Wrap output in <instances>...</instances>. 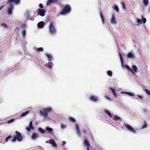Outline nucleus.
I'll return each mask as SVG.
<instances>
[{"label":"nucleus","instance_id":"423d86ee","mask_svg":"<svg viewBox=\"0 0 150 150\" xmlns=\"http://www.w3.org/2000/svg\"><path fill=\"white\" fill-rule=\"evenodd\" d=\"M20 0H8V3H10L9 4V6L10 7H11L12 8H13V4L12 3H11L12 2H14L15 4H18L19 3Z\"/></svg>","mask_w":150,"mask_h":150},{"label":"nucleus","instance_id":"4be33fe9","mask_svg":"<svg viewBox=\"0 0 150 150\" xmlns=\"http://www.w3.org/2000/svg\"><path fill=\"white\" fill-rule=\"evenodd\" d=\"M39 131L40 132L41 134H44L45 133V132L44 130L42 128H38Z\"/></svg>","mask_w":150,"mask_h":150},{"label":"nucleus","instance_id":"c03bdc74","mask_svg":"<svg viewBox=\"0 0 150 150\" xmlns=\"http://www.w3.org/2000/svg\"><path fill=\"white\" fill-rule=\"evenodd\" d=\"M14 120L13 119H12L8 121L7 122L8 123H10L13 122L14 121Z\"/></svg>","mask_w":150,"mask_h":150},{"label":"nucleus","instance_id":"aec40b11","mask_svg":"<svg viewBox=\"0 0 150 150\" xmlns=\"http://www.w3.org/2000/svg\"><path fill=\"white\" fill-rule=\"evenodd\" d=\"M105 112L110 117H112V115L110 113V112L107 110H105Z\"/></svg>","mask_w":150,"mask_h":150},{"label":"nucleus","instance_id":"3c124183","mask_svg":"<svg viewBox=\"0 0 150 150\" xmlns=\"http://www.w3.org/2000/svg\"><path fill=\"white\" fill-rule=\"evenodd\" d=\"M22 28H24L26 27V25L25 24H22L21 25Z\"/></svg>","mask_w":150,"mask_h":150},{"label":"nucleus","instance_id":"58836bf2","mask_svg":"<svg viewBox=\"0 0 150 150\" xmlns=\"http://www.w3.org/2000/svg\"><path fill=\"white\" fill-rule=\"evenodd\" d=\"M1 25L2 26L4 27V28H7L8 27V26L7 25L4 23H3L1 24Z\"/></svg>","mask_w":150,"mask_h":150},{"label":"nucleus","instance_id":"c85d7f7f","mask_svg":"<svg viewBox=\"0 0 150 150\" xmlns=\"http://www.w3.org/2000/svg\"><path fill=\"white\" fill-rule=\"evenodd\" d=\"M114 9L117 12H119V8L118 6L115 5L113 7Z\"/></svg>","mask_w":150,"mask_h":150},{"label":"nucleus","instance_id":"7ed1b4c3","mask_svg":"<svg viewBox=\"0 0 150 150\" xmlns=\"http://www.w3.org/2000/svg\"><path fill=\"white\" fill-rule=\"evenodd\" d=\"M71 8L70 6L68 5H67L63 8L62 11L60 13V15H65L68 13L70 11Z\"/></svg>","mask_w":150,"mask_h":150},{"label":"nucleus","instance_id":"09e8293b","mask_svg":"<svg viewBox=\"0 0 150 150\" xmlns=\"http://www.w3.org/2000/svg\"><path fill=\"white\" fill-rule=\"evenodd\" d=\"M39 6L40 8H43V5L42 4H39Z\"/></svg>","mask_w":150,"mask_h":150},{"label":"nucleus","instance_id":"ea45409f","mask_svg":"<svg viewBox=\"0 0 150 150\" xmlns=\"http://www.w3.org/2000/svg\"><path fill=\"white\" fill-rule=\"evenodd\" d=\"M46 129L49 132H51L52 130V128L47 127L46 128Z\"/></svg>","mask_w":150,"mask_h":150},{"label":"nucleus","instance_id":"4c0bfd02","mask_svg":"<svg viewBox=\"0 0 150 150\" xmlns=\"http://www.w3.org/2000/svg\"><path fill=\"white\" fill-rule=\"evenodd\" d=\"M11 137H12V136L11 135H9V136H8L6 139V140H5L6 142H7L8 141V140Z\"/></svg>","mask_w":150,"mask_h":150},{"label":"nucleus","instance_id":"f03ea898","mask_svg":"<svg viewBox=\"0 0 150 150\" xmlns=\"http://www.w3.org/2000/svg\"><path fill=\"white\" fill-rule=\"evenodd\" d=\"M43 110H44L43 111L40 110V113L42 116L47 117L48 115L47 112H49L52 111V109L50 107H48L46 108H43Z\"/></svg>","mask_w":150,"mask_h":150},{"label":"nucleus","instance_id":"6e6d98bb","mask_svg":"<svg viewBox=\"0 0 150 150\" xmlns=\"http://www.w3.org/2000/svg\"><path fill=\"white\" fill-rule=\"evenodd\" d=\"M3 6H2L0 7V10H1L3 7Z\"/></svg>","mask_w":150,"mask_h":150},{"label":"nucleus","instance_id":"f8f14e48","mask_svg":"<svg viewBox=\"0 0 150 150\" xmlns=\"http://www.w3.org/2000/svg\"><path fill=\"white\" fill-rule=\"evenodd\" d=\"M53 65V64L51 62H49L48 63L46 64L45 65V66L46 67L50 69H51Z\"/></svg>","mask_w":150,"mask_h":150},{"label":"nucleus","instance_id":"9b49d317","mask_svg":"<svg viewBox=\"0 0 150 150\" xmlns=\"http://www.w3.org/2000/svg\"><path fill=\"white\" fill-rule=\"evenodd\" d=\"M90 99L91 100L95 102L98 100V97L93 95H91L90 96Z\"/></svg>","mask_w":150,"mask_h":150},{"label":"nucleus","instance_id":"de8ad7c7","mask_svg":"<svg viewBox=\"0 0 150 150\" xmlns=\"http://www.w3.org/2000/svg\"><path fill=\"white\" fill-rule=\"evenodd\" d=\"M26 129L29 132H30L31 131V128L29 127H27L26 128Z\"/></svg>","mask_w":150,"mask_h":150},{"label":"nucleus","instance_id":"a878e982","mask_svg":"<svg viewBox=\"0 0 150 150\" xmlns=\"http://www.w3.org/2000/svg\"><path fill=\"white\" fill-rule=\"evenodd\" d=\"M119 54L120 58V59L121 62L122 64H123V59L122 54L120 53H119Z\"/></svg>","mask_w":150,"mask_h":150},{"label":"nucleus","instance_id":"1a4fd4ad","mask_svg":"<svg viewBox=\"0 0 150 150\" xmlns=\"http://www.w3.org/2000/svg\"><path fill=\"white\" fill-rule=\"evenodd\" d=\"M111 18L110 19V22L111 23L113 24H115L117 23L115 15L114 13H112L111 16Z\"/></svg>","mask_w":150,"mask_h":150},{"label":"nucleus","instance_id":"f3484780","mask_svg":"<svg viewBox=\"0 0 150 150\" xmlns=\"http://www.w3.org/2000/svg\"><path fill=\"white\" fill-rule=\"evenodd\" d=\"M110 88L111 90L113 96L114 97H116L117 96V95L115 93V90L114 89L112 88L111 87H110Z\"/></svg>","mask_w":150,"mask_h":150},{"label":"nucleus","instance_id":"b1692460","mask_svg":"<svg viewBox=\"0 0 150 150\" xmlns=\"http://www.w3.org/2000/svg\"><path fill=\"white\" fill-rule=\"evenodd\" d=\"M123 93H125L126 94H127L129 96H134V94L133 93H132L130 92H123Z\"/></svg>","mask_w":150,"mask_h":150},{"label":"nucleus","instance_id":"603ef678","mask_svg":"<svg viewBox=\"0 0 150 150\" xmlns=\"http://www.w3.org/2000/svg\"><path fill=\"white\" fill-rule=\"evenodd\" d=\"M137 96L139 98L141 99H142L143 98V96H142L138 95Z\"/></svg>","mask_w":150,"mask_h":150},{"label":"nucleus","instance_id":"72a5a7b5","mask_svg":"<svg viewBox=\"0 0 150 150\" xmlns=\"http://www.w3.org/2000/svg\"><path fill=\"white\" fill-rule=\"evenodd\" d=\"M147 127V125L145 121H144V125L142 127V129L144 128H146Z\"/></svg>","mask_w":150,"mask_h":150},{"label":"nucleus","instance_id":"20e7f679","mask_svg":"<svg viewBox=\"0 0 150 150\" xmlns=\"http://www.w3.org/2000/svg\"><path fill=\"white\" fill-rule=\"evenodd\" d=\"M125 127L129 131L134 133H136L135 130L131 126L127 123H125L124 124Z\"/></svg>","mask_w":150,"mask_h":150},{"label":"nucleus","instance_id":"ddd939ff","mask_svg":"<svg viewBox=\"0 0 150 150\" xmlns=\"http://www.w3.org/2000/svg\"><path fill=\"white\" fill-rule=\"evenodd\" d=\"M45 25V23L43 21H41L39 22L38 24V26L39 28H42Z\"/></svg>","mask_w":150,"mask_h":150},{"label":"nucleus","instance_id":"79ce46f5","mask_svg":"<svg viewBox=\"0 0 150 150\" xmlns=\"http://www.w3.org/2000/svg\"><path fill=\"white\" fill-rule=\"evenodd\" d=\"M145 91L149 95H150V90H149L147 89H145Z\"/></svg>","mask_w":150,"mask_h":150},{"label":"nucleus","instance_id":"393cba45","mask_svg":"<svg viewBox=\"0 0 150 150\" xmlns=\"http://www.w3.org/2000/svg\"><path fill=\"white\" fill-rule=\"evenodd\" d=\"M29 112V111H27L25 112H23L22 113L21 115V117H23L26 115L28 114Z\"/></svg>","mask_w":150,"mask_h":150},{"label":"nucleus","instance_id":"2f4dec72","mask_svg":"<svg viewBox=\"0 0 150 150\" xmlns=\"http://www.w3.org/2000/svg\"><path fill=\"white\" fill-rule=\"evenodd\" d=\"M113 120H115V121H117L118 120H120L121 119V118L116 115L114 116V117L113 118Z\"/></svg>","mask_w":150,"mask_h":150},{"label":"nucleus","instance_id":"c756f323","mask_svg":"<svg viewBox=\"0 0 150 150\" xmlns=\"http://www.w3.org/2000/svg\"><path fill=\"white\" fill-rule=\"evenodd\" d=\"M125 67L128 70L132 72H133L132 69L128 65H126Z\"/></svg>","mask_w":150,"mask_h":150},{"label":"nucleus","instance_id":"e433bc0d","mask_svg":"<svg viewBox=\"0 0 150 150\" xmlns=\"http://www.w3.org/2000/svg\"><path fill=\"white\" fill-rule=\"evenodd\" d=\"M107 74L109 76H112V73L111 71H107Z\"/></svg>","mask_w":150,"mask_h":150},{"label":"nucleus","instance_id":"4468645a","mask_svg":"<svg viewBox=\"0 0 150 150\" xmlns=\"http://www.w3.org/2000/svg\"><path fill=\"white\" fill-rule=\"evenodd\" d=\"M58 0H48L47 2V5L48 6L52 3L56 2Z\"/></svg>","mask_w":150,"mask_h":150},{"label":"nucleus","instance_id":"6e6552de","mask_svg":"<svg viewBox=\"0 0 150 150\" xmlns=\"http://www.w3.org/2000/svg\"><path fill=\"white\" fill-rule=\"evenodd\" d=\"M46 11L44 9H38L37 11L38 14L41 16H44L45 14Z\"/></svg>","mask_w":150,"mask_h":150},{"label":"nucleus","instance_id":"c9c22d12","mask_svg":"<svg viewBox=\"0 0 150 150\" xmlns=\"http://www.w3.org/2000/svg\"><path fill=\"white\" fill-rule=\"evenodd\" d=\"M69 120L72 122H75V120L74 118L71 117H69Z\"/></svg>","mask_w":150,"mask_h":150},{"label":"nucleus","instance_id":"8fccbe9b","mask_svg":"<svg viewBox=\"0 0 150 150\" xmlns=\"http://www.w3.org/2000/svg\"><path fill=\"white\" fill-rule=\"evenodd\" d=\"M105 97L107 99H109V100H110L111 99V98H110V97H109V96L107 95H106L105 96Z\"/></svg>","mask_w":150,"mask_h":150},{"label":"nucleus","instance_id":"9d476101","mask_svg":"<svg viewBox=\"0 0 150 150\" xmlns=\"http://www.w3.org/2000/svg\"><path fill=\"white\" fill-rule=\"evenodd\" d=\"M47 143H48L50 144H52L54 146H57V144L55 142L53 139H50L46 141Z\"/></svg>","mask_w":150,"mask_h":150},{"label":"nucleus","instance_id":"dca6fc26","mask_svg":"<svg viewBox=\"0 0 150 150\" xmlns=\"http://www.w3.org/2000/svg\"><path fill=\"white\" fill-rule=\"evenodd\" d=\"M76 130L77 131V132L78 134L79 135V136H81V132L80 131L79 128V127L78 126L77 124H76Z\"/></svg>","mask_w":150,"mask_h":150},{"label":"nucleus","instance_id":"37998d69","mask_svg":"<svg viewBox=\"0 0 150 150\" xmlns=\"http://www.w3.org/2000/svg\"><path fill=\"white\" fill-rule=\"evenodd\" d=\"M137 22L140 24H142V20L139 18H138L137 19Z\"/></svg>","mask_w":150,"mask_h":150},{"label":"nucleus","instance_id":"a211bd4d","mask_svg":"<svg viewBox=\"0 0 150 150\" xmlns=\"http://www.w3.org/2000/svg\"><path fill=\"white\" fill-rule=\"evenodd\" d=\"M100 14L102 19V22L103 23H104V19L103 16V13L102 11H100Z\"/></svg>","mask_w":150,"mask_h":150},{"label":"nucleus","instance_id":"864d4df0","mask_svg":"<svg viewBox=\"0 0 150 150\" xmlns=\"http://www.w3.org/2000/svg\"><path fill=\"white\" fill-rule=\"evenodd\" d=\"M66 144V142L65 141H63L62 142V145H64Z\"/></svg>","mask_w":150,"mask_h":150},{"label":"nucleus","instance_id":"412c9836","mask_svg":"<svg viewBox=\"0 0 150 150\" xmlns=\"http://www.w3.org/2000/svg\"><path fill=\"white\" fill-rule=\"evenodd\" d=\"M46 56L47 57L49 61H50L52 59V58L51 55L50 54H47Z\"/></svg>","mask_w":150,"mask_h":150},{"label":"nucleus","instance_id":"0eeeda50","mask_svg":"<svg viewBox=\"0 0 150 150\" xmlns=\"http://www.w3.org/2000/svg\"><path fill=\"white\" fill-rule=\"evenodd\" d=\"M84 146H87V150H90V149L91 147L88 141L86 139H84L83 141Z\"/></svg>","mask_w":150,"mask_h":150},{"label":"nucleus","instance_id":"39448f33","mask_svg":"<svg viewBox=\"0 0 150 150\" xmlns=\"http://www.w3.org/2000/svg\"><path fill=\"white\" fill-rule=\"evenodd\" d=\"M49 28L50 33L52 34H54L56 32L55 28L52 23L50 24Z\"/></svg>","mask_w":150,"mask_h":150},{"label":"nucleus","instance_id":"2eb2a0df","mask_svg":"<svg viewBox=\"0 0 150 150\" xmlns=\"http://www.w3.org/2000/svg\"><path fill=\"white\" fill-rule=\"evenodd\" d=\"M132 70L133 72V73H134V72H136L137 71V66L135 65H132Z\"/></svg>","mask_w":150,"mask_h":150},{"label":"nucleus","instance_id":"5701e85b","mask_svg":"<svg viewBox=\"0 0 150 150\" xmlns=\"http://www.w3.org/2000/svg\"><path fill=\"white\" fill-rule=\"evenodd\" d=\"M29 127L32 129H33L34 128L33 126V121H31L30 122L29 124Z\"/></svg>","mask_w":150,"mask_h":150},{"label":"nucleus","instance_id":"7c9ffc66","mask_svg":"<svg viewBox=\"0 0 150 150\" xmlns=\"http://www.w3.org/2000/svg\"><path fill=\"white\" fill-rule=\"evenodd\" d=\"M44 50V49L43 47H39L38 48H37V51L38 52H40L41 51H43Z\"/></svg>","mask_w":150,"mask_h":150},{"label":"nucleus","instance_id":"49530a36","mask_svg":"<svg viewBox=\"0 0 150 150\" xmlns=\"http://www.w3.org/2000/svg\"><path fill=\"white\" fill-rule=\"evenodd\" d=\"M66 125L62 124H61V127L62 128H64L65 127H66Z\"/></svg>","mask_w":150,"mask_h":150},{"label":"nucleus","instance_id":"f704fd0d","mask_svg":"<svg viewBox=\"0 0 150 150\" xmlns=\"http://www.w3.org/2000/svg\"><path fill=\"white\" fill-rule=\"evenodd\" d=\"M37 137V134L36 133H34L32 136V138L35 139Z\"/></svg>","mask_w":150,"mask_h":150},{"label":"nucleus","instance_id":"bb28decb","mask_svg":"<svg viewBox=\"0 0 150 150\" xmlns=\"http://www.w3.org/2000/svg\"><path fill=\"white\" fill-rule=\"evenodd\" d=\"M143 3L146 6L149 4L148 0H143Z\"/></svg>","mask_w":150,"mask_h":150},{"label":"nucleus","instance_id":"a19ab883","mask_svg":"<svg viewBox=\"0 0 150 150\" xmlns=\"http://www.w3.org/2000/svg\"><path fill=\"white\" fill-rule=\"evenodd\" d=\"M142 21L144 23H145L146 22V20L145 18H143Z\"/></svg>","mask_w":150,"mask_h":150},{"label":"nucleus","instance_id":"4d7b16f0","mask_svg":"<svg viewBox=\"0 0 150 150\" xmlns=\"http://www.w3.org/2000/svg\"><path fill=\"white\" fill-rule=\"evenodd\" d=\"M16 28V29H17L18 30H19V28H18V27H17Z\"/></svg>","mask_w":150,"mask_h":150},{"label":"nucleus","instance_id":"f257e3e1","mask_svg":"<svg viewBox=\"0 0 150 150\" xmlns=\"http://www.w3.org/2000/svg\"><path fill=\"white\" fill-rule=\"evenodd\" d=\"M15 133L16 135H15L12 138V141L15 142L17 140L18 142L21 141L23 139V137L21 133L18 131H16Z\"/></svg>","mask_w":150,"mask_h":150},{"label":"nucleus","instance_id":"6ab92c4d","mask_svg":"<svg viewBox=\"0 0 150 150\" xmlns=\"http://www.w3.org/2000/svg\"><path fill=\"white\" fill-rule=\"evenodd\" d=\"M127 57L130 58H132L134 57V56L132 53H129L127 55Z\"/></svg>","mask_w":150,"mask_h":150},{"label":"nucleus","instance_id":"a18cd8bd","mask_svg":"<svg viewBox=\"0 0 150 150\" xmlns=\"http://www.w3.org/2000/svg\"><path fill=\"white\" fill-rule=\"evenodd\" d=\"M22 35L23 36H25L26 34V32L25 30H24L22 32Z\"/></svg>","mask_w":150,"mask_h":150},{"label":"nucleus","instance_id":"5fc2aeb1","mask_svg":"<svg viewBox=\"0 0 150 150\" xmlns=\"http://www.w3.org/2000/svg\"><path fill=\"white\" fill-rule=\"evenodd\" d=\"M82 132L84 134H85L87 132L86 131L85 129L83 130Z\"/></svg>","mask_w":150,"mask_h":150},{"label":"nucleus","instance_id":"473e14b6","mask_svg":"<svg viewBox=\"0 0 150 150\" xmlns=\"http://www.w3.org/2000/svg\"><path fill=\"white\" fill-rule=\"evenodd\" d=\"M121 6L123 9H125L126 7L125 6V4L123 2H122L121 3Z\"/></svg>","mask_w":150,"mask_h":150},{"label":"nucleus","instance_id":"cd10ccee","mask_svg":"<svg viewBox=\"0 0 150 150\" xmlns=\"http://www.w3.org/2000/svg\"><path fill=\"white\" fill-rule=\"evenodd\" d=\"M13 8L11 7L9 8L8 10V13L9 14H11L12 13Z\"/></svg>","mask_w":150,"mask_h":150}]
</instances>
